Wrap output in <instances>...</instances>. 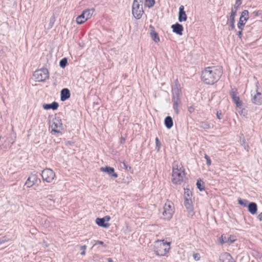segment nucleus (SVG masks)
Masks as SVG:
<instances>
[{"instance_id":"nucleus-42","label":"nucleus","mask_w":262,"mask_h":262,"mask_svg":"<svg viewBox=\"0 0 262 262\" xmlns=\"http://www.w3.org/2000/svg\"><path fill=\"white\" fill-rule=\"evenodd\" d=\"M241 4V2L240 0H236V5L237 6H234V8L235 7V8H237V9H238L239 6Z\"/></svg>"},{"instance_id":"nucleus-11","label":"nucleus","mask_w":262,"mask_h":262,"mask_svg":"<svg viewBox=\"0 0 262 262\" xmlns=\"http://www.w3.org/2000/svg\"><path fill=\"white\" fill-rule=\"evenodd\" d=\"M229 95L237 108H242L243 102L240 100L239 96H237L238 92L236 89L232 88L229 92Z\"/></svg>"},{"instance_id":"nucleus-27","label":"nucleus","mask_w":262,"mask_h":262,"mask_svg":"<svg viewBox=\"0 0 262 262\" xmlns=\"http://www.w3.org/2000/svg\"><path fill=\"white\" fill-rule=\"evenodd\" d=\"M249 18V12L247 10H244L241 15L239 18H242L243 21H247Z\"/></svg>"},{"instance_id":"nucleus-32","label":"nucleus","mask_w":262,"mask_h":262,"mask_svg":"<svg viewBox=\"0 0 262 262\" xmlns=\"http://www.w3.org/2000/svg\"><path fill=\"white\" fill-rule=\"evenodd\" d=\"M155 4V0H145V5L148 8L152 7Z\"/></svg>"},{"instance_id":"nucleus-48","label":"nucleus","mask_w":262,"mask_h":262,"mask_svg":"<svg viewBox=\"0 0 262 262\" xmlns=\"http://www.w3.org/2000/svg\"><path fill=\"white\" fill-rule=\"evenodd\" d=\"M103 219H105V221H108L110 220V216L107 215L103 217Z\"/></svg>"},{"instance_id":"nucleus-40","label":"nucleus","mask_w":262,"mask_h":262,"mask_svg":"<svg viewBox=\"0 0 262 262\" xmlns=\"http://www.w3.org/2000/svg\"><path fill=\"white\" fill-rule=\"evenodd\" d=\"M96 244H100L101 245H102L104 247H106V246L105 245H104L103 242H102V241H95V245H96Z\"/></svg>"},{"instance_id":"nucleus-47","label":"nucleus","mask_w":262,"mask_h":262,"mask_svg":"<svg viewBox=\"0 0 262 262\" xmlns=\"http://www.w3.org/2000/svg\"><path fill=\"white\" fill-rule=\"evenodd\" d=\"M258 219L260 221H262V212L260 213L257 216Z\"/></svg>"},{"instance_id":"nucleus-31","label":"nucleus","mask_w":262,"mask_h":262,"mask_svg":"<svg viewBox=\"0 0 262 262\" xmlns=\"http://www.w3.org/2000/svg\"><path fill=\"white\" fill-rule=\"evenodd\" d=\"M246 21H243V20L242 19V18H239V21L237 24V27L240 30H242L243 29V27L245 25Z\"/></svg>"},{"instance_id":"nucleus-20","label":"nucleus","mask_w":262,"mask_h":262,"mask_svg":"<svg viewBox=\"0 0 262 262\" xmlns=\"http://www.w3.org/2000/svg\"><path fill=\"white\" fill-rule=\"evenodd\" d=\"M58 106L59 105L57 102H53L51 104H43L42 107L45 110L52 109L53 110H56Z\"/></svg>"},{"instance_id":"nucleus-50","label":"nucleus","mask_w":262,"mask_h":262,"mask_svg":"<svg viewBox=\"0 0 262 262\" xmlns=\"http://www.w3.org/2000/svg\"><path fill=\"white\" fill-rule=\"evenodd\" d=\"M107 261H108V262H113V259L111 258H107Z\"/></svg>"},{"instance_id":"nucleus-24","label":"nucleus","mask_w":262,"mask_h":262,"mask_svg":"<svg viewBox=\"0 0 262 262\" xmlns=\"http://www.w3.org/2000/svg\"><path fill=\"white\" fill-rule=\"evenodd\" d=\"M94 12V9H86V10H84L82 13L84 15L85 18H86V19L88 20V19H89L91 17Z\"/></svg>"},{"instance_id":"nucleus-44","label":"nucleus","mask_w":262,"mask_h":262,"mask_svg":"<svg viewBox=\"0 0 262 262\" xmlns=\"http://www.w3.org/2000/svg\"><path fill=\"white\" fill-rule=\"evenodd\" d=\"M194 111V108L192 106H190L188 107V111L189 113H191L193 112Z\"/></svg>"},{"instance_id":"nucleus-7","label":"nucleus","mask_w":262,"mask_h":262,"mask_svg":"<svg viewBox=\"0 0 262 262\" xmlns=\"http://www.w3.org/2000/svg\"><path fill=\"white\" fill-rule=\"evenodd\" d=\"M41 177L43 181L51 183L55 178V173L50 168H46L42 171Z\"/></svg>"},{"instance_id":"nucleus-19","label":"nucleus","mask_w":262,"mask_h":262,"mask_svg":"<svg viewBox=\"0 0 262 262\" xmlns=\"http://www.w3.org/2000/svg\"><path fill=\"white\" fill-rule=\"evenodd\" d=\"M36 181H37L36 176L32 175L28 178V179L25 183V185H26L27 187L30 188V187H32L33 185H34Z\"/></svg>"},{"instance_id":"nucleus-10","label":"nucleus","mask_w":262,"mask_h":262,"mask_svg":"<svg viewBox=\"0 0 262 262\" xmlns=\"http://www.w3.org/2000/svg\"><path fill=\"white\" fill-rule=\"evenodd\" d=\"M258 82L256 83L255 90L251 91L252 102L256 105L262 103V94L258 91Z\"/></svg>"},{"instance_id":"nucleus-28","label":"nucleus","mask_w":262,"mask_h":262,"mask_svg":"<svg viewBox=\"0 0 262 262\" xmlns=\"http://www.w3.org/2000/svg\"><path fill=\"white\" fill-rule=\"evenodd\" d=\"M192 193L189 189H184V199H191Z\"/></svg>"},{"instance_id":"nucleus-5","label":"nucleus","mask_w":262,"mask_h":262,"mask_svg":"<svg viewBox=\"0 0 262 262\" xmlns=\"http://www.w3.org/2000/svg\"><path fill=\"white\" fill-rule=\"evenodd\" d=\"M142 0H134L132 6V13L136 19H140L143 13Z\"/></svg>"},{"instance_id":"nucleus-26","label":"nucleus","mask_w":262,"mask_h":262,"mask_svg":"<svg viewBox=\"0 0 262 262\" xmlns=\"http://www.w3.org/2000/svg\"><path fill=\"white\" fill-rule=\"evenodd\" d=\"M86 20V18H85L84 15L83 13L78 16L76 19V23L78 24H82L84 23Z\"/></svg>"},{"instance_id":"nucleus-18","label":"nucleus","mask_w":262,"mask_h":262,"mask_svg":"<svg viewBox=\"0 0 262 262\" xmlns=\"http://www.w3.org/2000/svg\"><path fill=\"white\" fill-rule=\"evenodd\" d=\"M70 97V92L67 88L63 89L61 91L60 100L62 101H65Z\"/></svg>"},{"instance_id":"nucleus-13","label":"nucleus","mask_w":262,"mask_h":262,"mask_svg":"<svg viewBox=\"0 0 262 262\" xmlns=\"http://www.w3.org/2000/svg\"><path fill=\"white\" fill-rule=\"evenodd\" d=\"M100 169L101 171L107 173L112 177H113L114 178H116L118 177V174L114 172V168L113 167H111L109 166L101 167Z\"/></svg>"},{"instance_id":"nucleus-8","label":"nucleus","mask_w":262,"mask_h":262,"mask_svg":"<svg viewBox=\"0 0 262 262\" xmlns=\"http://www.w3.org/2000/svg\"><path fill=\"white\" fill-rule=\"evenodd\" d=\"M172 205V203L170 201H168L165 204L163 207V215L165 219L169 220L171 218L174 213Z\"/></svg>"},{"instance_id":"nucleus-49","label":"nucleus","mask_w":262,"mask_h":262,"mask_svg":"<svg viewBox=\"0 0 262 262\" xmlns=\"http://www.w3.org/2000/svg\"><path fill=\"white\" fill-rule=\"evenodd\" d=\"M237 35L238 36V37L239 38H241L242 37V30H241L240 31H239L237 33Z\"/></svg>"},{"instance_id":"nucleus-14","label":"nucleus","mask_w":262,"mask_h":262,"mask_svg":"<svg viewBox=\"0 0 262 262\" xmlns=\"http://www.w3.org/2000/svg\"><path fill=\"white\" fill-rule=\"evenodd\" d=\"M220 262H235L231 255L227 252L221 254L220 256Z\"/></svg>"},{"instance_id":"nucleus-54","label":"nucleus","mask_w":262,"mask_h":262,"mask_svg":"<svg viewBox=\"0 0 262 262\" xmlns=\"http://www.w3.org/2000/svg\"><path fill=\"white\" fill-rule=\"evenodd\" d=\"M66 144H67V145H68V144H70L71 145V143H70V141H68Z\"/></svg>"},{"instance_id":"nucleus-16","label":"nucleus","mask_w":262,"mask_h":262,"mask_svg":"<svg viewBox=\"0 0 262 262\" xmlns=\"http://www.w3.org/2000/svg\"><path fill=\"white\" fill-rule=\"evenodd\" d=\"M171 28L173 32L176 34L181 35L183 31V27L182 25L177 23L176 24L171 26Z\"/></svg>"},{"instance_id":"nucleus-55","label":"nucleus","mask_w":262,"mask_h":262,"mask_svg":"<svg viewBox=\"0 0 262 262\" xmlns=\"http://www.w3.org/2000/svg\"><path fill=\"white\" fill-rule=\"evenodd\" d=\"M128 169H129V170H130L131 169V167H128Z\"/></svg>"},{"instance_id":"nucleus-45","label":"nucleus","mask_w":262,"mask_h":262,"mask_svg":"<svg viewBox=\"0 0 262 262\" xmlns=\"http://www.w3.org/2000/svg\"><path fill=\"white\" fill-rule=\"evenodd\" d=\"M220 242L222 244H224V243L227 242L226 241H225L223 238V235H222L221 238H220Z\"/></svg>"},{"instance_id":"nucleus-12","label":"nucleus","mask_w":262,"mask_h":262,"mask_svg":"<svg viewBox=\"0 0 262 262\" xmlns=\"http://www.w3.org/2000/svg\"><path fill=\"white\" fill-rule=\"evenodd\" d=\"M184 205L187 210L189 214L191 215H193V206L192 204V201L191 199H184Z\"/></svg>"},{"instance_id":"nucleus-56","label":"nucleus","mask_w":262,"mask_h":262,"mask_svg":"<svg viewBox=\"0 0 262 262\" xmlns=\"http://www.w3.org/2000/svg\"><path fill=\"white\" fill-rule=\"evenodd\" d=\"M128 169H129V170H130L131 169V167H128Z\"/></svg>"},{"instance_id":"nucleus-6","label":"nucleus","mask_w":262,"mask_h":262,"mask_svg":"<svg viewBox=\"0 0 262 262\" xmlns=\"http://www.w3.org/2000/svg\"><path fill=\"white\" fill-rule=\"evenodd\" d=\"M33 76L36 81L44 82L49 78V72L47 69L42 68L35 71Z\"/></svg>"},{"instance_id":"nucleus-33","label":"nucleus","mask_w":262,"mask_h":262,"mask_svg":"<svg viewBox=\"0 0 262 262\" xmlns=\"http://www.w3.org/2000/svg\"><path fill=\"white\" fill-rule=\"evenodd\" d=\"M67 63L68 61L67 58H64L60 61L59 65L61 68H64L67 66Z\"/></svg>"},{"instance_id":"nucleus-4","label":"nucleus","mask_w":262,"mask_h":262,"mask_svg":"<svg viewBox=\"0 0 262 262\" xmlns=\"http://www.w3.org/2000/svg\"><path fill=\"white\" fill-rule=\"evenodd\" d=\"M155 244L154 251L157 255L164 256L170 249V242H165L164 239L157 240Z\"/></svg>"},{"instance_id":"nucleus-34","label":"nucleus","mask_w":262,"mask_h":262,"mask_svg":"<svg viewBox=\"0 0 262 262\" xmlns=\"http://www.w3.org/2000/svg\"><path fill=\"white\" fill-rule=\"evenodd\" d=\"M237 201L239 204L243 206H246L248 202L247 200L241 199L240 198L238 199Z\"/></svg>"},{"instance_id":"nucleus-43","label":"nucleus","mask_w":262,"mask_h":262,"mask_svg":"<svg viewBox=\"0 0 262 262\" xmlns=\"http://www.w3.org/2000/svg\"><path fill=\"white\" fill-rule=\"evenodd\" d=\"M244 147L245 149H246L247 151H249V146L247 144H246L244 142Z\"/></svg>"},{"instance_id":"nucleus-22","label":"nucleus","mask_w":262,"mask_h":262,"mask_svg":"<svg viewBox=\"0 0 262 262\" xmlns=\"http://www.w3.org/2000/svg\"><path fill=\"white\" fill-rule=\"evenodd\" d=\"M164 124L165 126L170 129L173 126V120L170 116H167L165 118L164 120Z\"/></svg>"},{"instance_id":"nucleus-2","label":"nucleus","mask_w":262,"mask_h":262,"mask_svg":"<svg viewBox=\"0 0 262 262\" xmlns=\"http://www.w3.org/2000/svg\"><path fill=\"white\" fill-rule=\"evenodd\" d=\"M185 176L184 169L181 164L174 162L172 166V182L174 184L180 185Z\"/></svg>"},{"instance_id":"nucleus-36","label":"nucleus","mask_w":262,"mask_h":262,"mask_svg":"<svg viewBox=\"0 0 262 262\" xmlns=\"http://www.w3.org/2000/svg\"><path fill=\"white\" fill-rule=\"evenodd\" d=\"M55 17L54 16H53L51 18L50 20V24H49V25H50V28H51L53 27V25H54V24L55 23Z\"/></svg>"},{"instance_id":"nucleus-53","label":"nucleus","mask_w":262,"mask_h":262,"mask_svg":"<svg viewBox=\"0 0 262 262\" xmlns=\"http://www.w3.org/2000/svg\"><path fill=\"white\" fill-rule=\"evenodd\" d=\"M124 166H125V168H126L127 170H128L127 166H126V165L125 163H124Z\"/></svg>"},{"instance_id":"nucleus-3","label":"nucleus","mask_w":262,"mask_h":262,"mask_svg":"<svg viewBox=\"0 0 262 262\" xmlns=\"http://www.w3.org/2000/svg\"><path fill=\"white\" fill-rule=\"evenodd\" d=\"M172 101L173 102V108L177 114L179 113L178 107L181 104L180 94H181V90L180 85L179 83L178 79L175 81V84L172 88Z\"/></svg>"},{"instance_id":"nucleus-46","label":"nucleus","mask_w":262,"mask_h":262,"mask_svg":"<svg viewBox=\"0 0 262 262\" xmlns=\"http://www.w3.org/2000/svg\"><path fill=\"white\" fill-rule=\"evenodd\" d=\"M259 11H254L253 12L252 14L254 16H257L259 15Z\"/></svg>"},{"instance_id":"nucleus-9","label":"nucleus","mask_w":262,"mask_h":262,"mask_svg":"<svg viewBox=\"0 0 262 262\" xmlns=\"http://www.w3.org/2000/svg\"><path fill=\"white\" fill-rule=\"evenodd\" d=\"M50 125L52 128V133H60L63 129L61 120L59 118L55 117L54 118Z\"/></svg>"},{"instance_id":"nucleus-38","label":"nucleus","mask_w":262,"mask_h":262,"mask_svg":"<svg viewBox=\"0 0 262 262\" xmlns=\"http://www.w3.org/2000/svg\"><path fill=\"white\" fill-rule=\"evenodd\" d=\"M155 141L156 143V146L158 148V150H159L161 143L158 137L156 138Z\"/></svg>"},{"instance_id":"nucleus-1","label":"nucleus","mask_w":262,"mask_h":262,"mask_svg":"<svg viewBox=\"0 0 262 262\" xmlns=\"http://www.w3.org/2000/svg\"><path fill=\"white\" fill-rule=\"evenodd\" d=\"M222 70L219 67H208L202 72L201 79L206 84L212 85L217 82L222 75Z\"/></svg>"},{"instance_id":"nucleus-30","label":"nucleus","mask_w":262,"mask_h":262,"mask_svg":"<svg viewBox=\"0 0 262 262\" xmlns=\"http://www.w3.org/2000/svg\"><path fill=\"white\" fill-rule=\"evenodd\" d=\"M200 127L205 129H209L210 128V125L208 123L204 122L200 123Z\"/></svg>"},{"instance_id":"nucleus-39","label":"nucleus","mask_w":262,"mask_h":262,"mask_svg":"<svg viewBox=\"0 0 262 262\" xmlns=\"http://www.w3.org/2000/svg\"><path fill=\"white\" fill-rule=\"evenodd\" d=\"M193 257L195 260H199L200 259V255L199 253H194L193 254Z\"/></svg>"},{"instance_id":"nucleus-52","label":"nucleus","mask_w":262,"mask_h":262,"mask_svg":"<svg viewBox=\"0 0 262 262\" xmlns=\"http://www.w3.org/2000/svg\"><path fill=\"white\" fill-rule=\"evenodd\" d=\"M124 141H125L124 138H121V143H123Z\"/></svg>"},{"instance_id":"nucleus-41","label":"nucleus","mask_w":262,"mask_h":262,"mask_svg":"<svg viewBox=\"0 0 262 262\" xmlns=\"http://www.w3.org/2000/svg\"><path fill=\"white\" fill-rule=\"evenodd\" d=\"M222 113L221 112H217V113H216V117L217 118L219 119H222Z\"/></svg>"},{"instance_id":"nucleus-17","label":"nucleus","mask_w":262,"mask_h":262,"mask_svg":"<svg viewBox=\"0 0 262 262\" xmlns=\"http://www.w3.org/2000/svg\"><path fill=\"white\" fill-rule=\"evenodd\" d=\"M237 11V8H235V7L233 8H232L231 14L230 16V26L231 27V29H233L234 28V17L236 15Z\"/></svg>"},{"instance_id":"nucleus-21","label":"nucleus","mask_w":262,"mask_h":262,"mask_svg":"<svg viewBox=\"0 0 262 262\" xmlns=\"http://www.w3.org/2000/svg\"><path fill=\"white\" fill-rule=\"evenodd\" d=\"M257 210V206L255 203L251 202L248 205V211L252 214H256Z\"/></svg>"},{"instance_id":"nucleus-23","label":"nucleus","mask_w":262,"mask_h":262,"mask_svg":"<svg viewBox=\"0 0 262 262\" xmlns=\"http://www.w3.org/2000/svg\"><path fill=\"white\" fill-rule=\"evenodd\" d=\"M105 219L103 218H97L96 220V223L98 226L104 228L108 227L109 224L107 223H105Z\"/></svg>"},{"instance_id":"nucleus-35","label":"nucleus","mask_w":262,"mask_h":262,"mask_svg":"<svg viewBox=\"0 0 262 262\" xmlns=\"http://www.w3.org/2000/svg\"><path fill=\"white\" fill-rule=\"evenodd\" d=\"M205 159L206 160V164L208 166H210L211 164V161L209 158V157L206 154H205L204 156Z\"/></svg>"},{"instance_id":"nucleus-37","label":"nucleus","mask_w":262,"mask_h":262,"mask_svg":"<svg viewBox=\"0 0 262 262\" xmlns=\"http://www.w3.org/2000/svg\"><path fill=\"white\" fill-rule=\"evenodd\" d=\"M86 249V245H83V246H81L80 247V249L82 250V252L81 253V254L82 255H85V250Z\"/></svg>"},{"instance_id":"nucleus-29","label":"nucleus","mask_w":262,"mask_h":262,"mask_svg":"<svg viewBox=\"0 0 262 262\" xmlns=\"http://www.w3.org/2000/svg\"><path fill=\"white\" fill-rule=\"evenodd\" d=\"M196 186L200 190L202 191L204 190V183L201 180H198L196 183Z\"/></svg>"},{"instance_id":"nucleus-15","label":"nucleus","mask_w":262,"mask_h":262,"mask_svg":"<svg viewBox=\"0 0 262 262\" xmlns=\"http://www.w3.org/2000/svg\"><path fill=\"white\" fill-rule=\"evenodd\" d=\"M187 15L184 11V7L183 5H181L179 7V21L180 22H182L186 21L187 20Z\"/></svg>"},{"instance_id":"nucleus-51","label":"nucleus","mask_w":262,"mask_h":262,"mask_svg":"<svg viewBox=\"0 0 262 262\" xmlns=\"http://www.w3.org/2000/svg\"><path fill=\"white\" fill-rule=\"evenodd\" d=\"M229 239H230V243H233V242H234V241H235L234 239H232V238H230H230H229Z\"/></svg>"},{"instance_id":"nucleus-25","label":"nucleus","mask_w":262,"mask_h":262,"mask_svg":"<svg viewBox=\"0 0 262 262\" xmlns=\"http://www.w3.org/2000/svg\"><path fill=\"white\" fill-rule=\"evenodd\" d=\"M150 37H151L152 39L155 42H159L160 41V38L159 37V35L157 33H156L155 31H152L150 32Z\"/></svg>"}]
</instances>
